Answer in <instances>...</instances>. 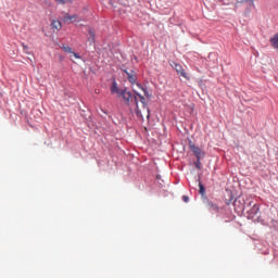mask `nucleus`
I'll use <instances>...</instances> for the list:
<instances>
[{
  "label": "nucleus",
  "mask_w": 278,
  "mask_h": 278,
  "mask_svg": "<svg viewBox=\"0 0 278 278\" xmlns=\"http://www.w3.org/2000/svg\"><path fill=\"white\" fill-rule=\"evenodd\" d=\"M208 210L211 212H218V205L212 203V202H208Z\"/></svg>",
  "instance_id": "nucleus-11"
},
{
  "label": "nucleus",
  "mask_w": 278,
  "mask_h": 278,
  "mask_svg": "<svg viewBox=\"0 0 278 278\" xmlns=\"http://www.w3.org/2000/svg\"><path fill=\"white\" fill-rule=\"evenodd\" d=\"M200 164H201V162H200V160H199V161H198V164H197V168H201Z\"/></svg>",
  "instance_id": "nucleus-18"
},
{
  "label": "nucleus",
  "mask_w": 278,
  "mask_h": 278,
  "mask_svg": "<svg viewBox=\"0 0 278 278\" xmlns=\"http://www.w3.org/2000/svg\"><path fill=\"white\" fill-rule=\"evenodd\" d=\"M88 34H89L88 40L90 42H94V30L89 29Z\"/></svg>",
  "instance_id": "nucleus-14"
},
{
  "label": "nucleus",
  "mask_w": 278,
  "mask_h": 278,
  "mask_svg": "<svg viewBox=\"0 0 278 278\" xmlns=\"http://www.w3.org/2000/svg\"><path fill=\"white\" fill-rule=\"evenodd\" d=\"M156 179H160V176H157Z\"/></svg>",
  "instance_id": "nucleus-19"
},
{
  "label": "nucleus",
  "mask_w": 278,
  "mask_h": 278,
  "mask_svg": "<svg viewBox=\"0 0 278 278\" xmlns=\"http://www.w3.org/2000/svg\"><path fill=\"white\" fill-rule=\"evenodd\" d=\"M182 201H184L185 203H188V201H190V198H188V195H184V197H182Z\"/></svg>",
  "instance_id": "nucleus-17"
},
{
  "label": "nucleus",
  "mask_w": 278,
  "mask_h": 278,
  "mask_svg": "<svg viewBox=\"0 0 278 278\" xmlns=\"http://www.w3.org/2000/svg\"><path fill=\"white\" fill-rule=\"evenodd\" d=\"M63 21L65 23H79V21H81V20L79 18V15H77V14L70 15L68 13H66Z\"/></svg>",
  "instance_id": "nucleus-5"
},
{
  "label": "nucleus",
  "mask_w": 278,
  "mask_h": 278,
  "mask_svg": "<svg viewBox=\"0 0 278 278\" xmlns=\"http://www.w3.org/2000/svg\"><path fill=\"white\" fill-rule=\"evenodd\" d=\"M63 51H65V53H72V55H74L76 58V60H79V54L73 52V49L68 46H63L62 47Z\"/></svg>",
  "instance_id": "nucleus-7"
},
{
  "label": "nucleus",
  "mask_w": 278,
  "mask_h": 278,
  "mask_svg": "<svg viewBox=\"0 0 278 278\" xmlns=\"http://www.w3.org/2000/svg\"><path fill=\"white\" fill-rule=\"evenodd\" d=\"M126 103V105H129L130 101H134L136 103V99L131 97V92L127 91V89H122L119 96Z\"/></svg>",
  "instance_id": "nucleus-3"
},
{
  "label": "nucleus",
  "mask_w": 278,
  "mask_h": 278,
  "mask_svg": "<svg viewBox=\"0 0 278 278\" xmlns=\"http://www.w3.org/2000/svg\"><path fill=\"white\" fill-rule=\"evenodd\" d=\"M174 68L180 75V77H184L185 79H190L188 77V74L186 73V70H184V66L179 65L178 63H175Z\"/></svg>",
  "instance_id": "nucleus-6"
},
{
  "label": "nucleus",
  "mask_w": 278,
  "mask_h": 278,
  "mask_svg": "<svg viewBox=\"0 0 278 278\" xmlns=\"http://www.w3.org/2000/svg\"><path fill=\"white\" fill-rule=\"evenodd\" d=\"M137 88H139V90H142L144 97H148V99H149V97H151V94H149V91L144 87H142V85L137 84Z\"/></svg>",
  "instance_id": "nucleus-10"
},
{
  "label": "nucleus",
  "mask_w": 278,
  "mask_h": 278,
  "mask_svg": "<svg viewBox=\"0 0 278 278\" xmlns=\"http://www.w3.org/2000/svg\"><path fill=\"white\" fill-rule=\"evenodd\" d=\"M124 73H126L127 79L129 84H131L132 91L135 92L136 115L138 116V118H141V119H143L144 116L146 118H149L151 116V111L147 105L144 96L138 93V90L136 89L138 88V85H137L138 78L136 77V73L134 71L128 72L127 70H125Z\"/></svg>",
  "instance_id": "nucleus-1"
},
{
  "label": "nucleus",
  "mask_w": 278,
  "mask_h": 278,
  "mask_svg": "<svg viewBox=\"0 0 278 278\" xmlns=\"http://www.w3.org/2000/svg\"><path fill=\"white\" fill-rule=\"evenodd\" d=\"M199 188H200L199 193H200L202 197H205V187L203 186V184L201 182V180H199Z\"/></svg>",
  "instance_id": "nucleus-12"
},
{
  "label": "nucleus",
  "mask_w": 278,
  "mask_h": 278,
  "mask_svg": "<svg viewBox=\"0 0 278 278\" xmlns=\"http://www.w3.org/2000/svg\"><path fill=\"white\" fill-rule=\"evenodd\" d=\"M248 218L250 220H257V218H260V205H252L251 210L248 211Z\"/></svg>",
  "instance_id": "nucleus-2"
},
{
  "label": "nucleus",
  "mask_w": 278,
  "mask_h": 278,
  "mask_svg": "<svg viewBox=\"0 0 278 278\" xmlns=\"http://www.w3.org/2000/svg\"><path fill=\"white\" fill-rule=\"evenodd\" d=\"M52 28L60 31V29H62V23L60 21H53L52 22Z\"/></svg>",
  "instance_id": "nucleus-9"
},
{
  "label": "nucleus",
  "mask_w": 278,
  "mask_h": 278,
  "mask_svg": "<svg viewBox=\"0 0 278 278\" xmlns=\"http://www.w3.org/2000/svg\"><path fill=\"white\" fill-rule=\"evenodd\" d=\"M56 3H60L61 5H66V3H73V0H55Z\"/></svg>",
  "instance_id": "nucleus-15"
},
{
  "label": "nucleus",
  "mask_w": 278,
  "mask_h": 278,
  "mask_svg": "<svg viewBox=\"0 0 278 278\" xmlns=\"http://www.w3.org/2000/svg\"><path fill=\"white\" fill-rule=\"evenodd\" d=\"M22 47H23V51H24L25 53H29V52H27V51L29 50V47H28L27 45L22 43Z\"/></svg>",
  "instance_id": "nucleus-16"
},
{
  "label": "nucleus",
  "mask_w": 278,
  "mask_h": 278,
  "mask_svg": "<svg viewBox=\"0 0 278 278\" xmlns=\"http://www.w3.org/2000/svg\"><path fill=\"white\" fill-rule=\"evenodd\" d=\"M240 3H249L251 8H255V0H241Z\"/></svg>",
  "instance_id": "nucleus-13"
},
{
  "label": "nucleus",
  "mask_w": 278,
  "mask_h": 278,
  "mask_svg": "<svg viewBox=\"0 0 278 278\" xmlns=\"http://www.w3.org/2000/svg\"><path fill=\"white\" fill-rule=\"evenodd\" d=\"M111 92L113 94H117V97H119L122 90L118 89V86L116 85V81L113 83L112 87H111Z\"/></svg>",
  "instance_id": "nucleus-8"
},
{
  "label": "nucleus",
  "mask_w": 278,
  "mask_h": 278,
  "mask_svg": "<svg viewBox=\"0 0 278 278\" xmlns=\"http://www.w3.org/2000/svg\"><path fill=\"white\" fill-rule=\"evenodd\" d=\"M189 148L190 151H192V153L195 155L197 160H201V157H203V155H205V153H203V150H201V148L194 146V143L190 142L189 143Z\"/></svg>",
  "instance_id": "nucleus-4"
}]
</instances>
